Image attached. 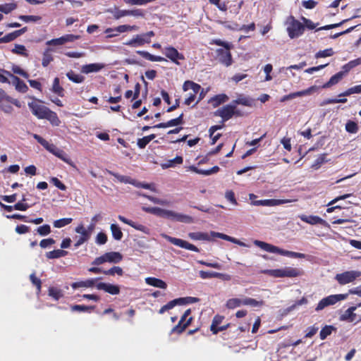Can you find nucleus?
Instances as JSON below:
<instances>
[{"instance_id": "nucleus-1", "label": "nucleus", "mask_w": 361, "mask_h": 361, "mask_svg": "<svg viewBox=\"0 0 361 361\" xmlns=\"http://www.w3.org/2000/svg\"><path fill=\"white\" fill-rule=\"evenodd\" d=\"M35 102H29L28 106L32 114L39 119H47L53 125L58 126L60 120L54 111L42 104V102L34 98Z\"/></svg>"}, {"instance_id": "nucleus-2", "label": "nucleus", "mask_w": 361, "mask_h": 361, "mask_svg": "<svg viewBox=\"0 0 361 361\" xmlns=\"http://www.w3.org/2000/svg\"><path fill=\"white\" fill-rule=\"evenodd\" d=\"M145 211L153 214L157 216L170 219L171 221L191 224L193 222V218L189 215L180 214L171 210L164 209L159 207H147Z\"/></svg>"}, {"instance_id": "nucleus-3", "label": "nucleus", "mask_w": 361, "mask_h": 361, "mask_svg": "<svg viewBox=\"0 0 361 361\" xmlns=\"http://www.w3.org/2000/svg\"><path fill=\"white\" fill-rule=\"evenodd\" d=\"M34 138L39 142L41 145H42L47 150L54 154L56 157H59L64 162L68 164L73 166V163L71 159L68 157V155L62 149L56 147L54 144H50L48 141L44 139L39 135L34 134Z\"/></svg>"}, {"instance_id": "nucleus-4", "label": "nucleus", "mask_w": 361, "mask_h": 361, "mask_svg": "<svg viewBox=\"0 0 361 361\" xmlns=\"http://www.w3.org/2000/svg\"><path fill=\"white\" fill-rule=\"evenodd\" d=\"M285 24L286 25V31L288 37L290 39L298 38L304 34L305 25L293 16L290 15L288 16Z\"/></svg>"}, {"instance_id": "nucleus-5", "label": "nucleus", "mask_w": 361, "mask_h": 361, "mask_svg": "<svg viewBox=\"0 0 361 361\" xmlns=\"http://www.w3.org/2000/svg\"><path fill=\"white\" fill-rule=\"evenodd\" d=\"M261 272L275 278H293L302 275V271L299 269L293 267H286L284 269H265L262 270Z\"/></svg>"}, {"instance_id": "nucleus-6", "label": "nucleus", "mask_w": 361, "mask_h": 361, "mask_svg": "<svg viewBox=\"0 0 361 361\" xmlns=\"http://www.w3.org/2000/svg\"><path fill=\"white\" fill-rule=\"evenodd\" d=\"M123 259L122 255L118 252H106L103 255L97 257L92 262V264L99 265L104 262H110V263H118Z\"/></svg>"}, {"instance_id": "nucleus-7", "label": "nucleus", "mask_w": 361, "mask_h": 361, "mask_svg": "<svg viewBox=\"0 0 361 361\" xmlns=\"http://www.w3.org/2000/svg\"><path fill=\"white\" fill-rule=\"evenodd\" d=\"M201 89L202 87L199 84L192 80L185 81L183 85V90L184 92H186L189 90H192V93H190L188 97L185 98L184 104L188 106L190 105L195 101L197 94L200 92Z\"/></svg>"}, {"instance_id": "nucleus-8", "label": "nucleus", "mask_w": 361, "mask_h": 361, "mask_svg": "<svg viewBox=\"0 0 361 361\" xmlns=\"http://www.w3.org/2000/svg\"><path fill=\"white\" fill-rule=\"evenodd\" d=\"M154 31H149L146 33L137 35L129 41L124 43V44L130 47H140L145 44H149L151 42V37L154 36Z\"/></svg>"}, {"instance_id": "nucleus-9", "label": "nucleus", "mask_w": 361, "mask_h": 361, "mask_svg": "<svg viewBox=\"0 0 361 361\" xmlns=\"http://www.w3.org/2000/svg\"><path fill=\"white\" fill-rule=\"evenodd\" d=\"M360 276L361 273L358 271H346L341 274H337L335 276V279L340 285L343 286L353 282Z\"/></svg>"}, {"instance_id": "nucleus-10", "label": "nucleus", "mask_w": 361, "mask_h": 361, "mask_svg": "<svg viewBox=\"0 0 361 361\" xmlns=\"http://www.w3.org/2000/svg\"><path fill=\"white\" fill-rule=\"evenodd\" d=\"M163 53L166 58L176 65L179 66L180 63L179 61L185 60V56L182 53H180L175 47L172 46L165 47L163 49Z\"/></svg>"}, {"instance_id": "nucleus-11", "label": "nucleus", "mask_w": 361, "mask_h": 361, "mask_svg": "<svg viewBox=\"0 0 361 361\" xmlns=\"http://www.w3.org/2000/svg\"><path fill=\"white\" fill-rule=\"evenodd\" d=\"M225 317L220 314H216L212 322V324L210 326V331L213 334H217L220 331H223L226 330L231 326V324L228 323L225 325L220 326V324L223 322Z\"/></svg>"}, {"instance_id": "nucleus-12", "label": "nucleus", "mask_w": 361, "mask_h": 361, "mask_svg": "<svg viewBox=\"0 0 361 361\" xmlns=\"http://www.w3.org/2000/svg\"><path fill=\"white\" fill-rule=\"evenodd\" d=\"M165 238L169 242H170L171 243H172L174 245H176L178 247H180L188 250L194 251L196 252H200V249L197 247L188 243L186 240H184L180 239V238H177L175 237H171L169 235H166Z\"/></svg>"}, {"instance_id": "nucleus-13", "label": "nucleus", "mask_w": 361, "mask_h": 361, "mask_svg": "<svg viewBox=\"0 0 361 361\" xmlns=\"http://www.w3.org/2000/svg\"><path fill=\"white\" fill-rule=\"evenodd\" d=\"M137 30V25H121L114 28H107L105 33L107 34V37L111 38L118 36L119 33Z\"/></svg>"}, {"instance_id": "nucleus-14", "label": "nucleus", "mask_w": 361, "mask_h": 361, "mask_svg": "<svg viewBox=\"0 0 361 361\" xmlns=\"http://www.w3.org/2000/svg\"><path fill=\"white\" fill-rule=\"evenodd\" d=\"M93 285L97 290H104L105 293L113 295L120 293V287L118 285L104 282H98L94 284L92 280V286Z\"/></svg>"}, {"instance_id": "nucleus-15", "label": "nucleus", "mask_w": 361, "mask_h": 361, "mask_svg": "<svg viewBox=\"0 0 361 361\" xmlns=\"http://www.w3.org/2000/svg\"><path fill=\"white\" fill-rule=\"evenodd\" d=\"M79 38L78 35H75L73 34H67L61 36L59 38L52 39L47 42V44L49 46H59L63 45L67 42H72Z\"/></svg>"}, {"instance_id": "nucleus-16", "label": "nucleus", "mask_w": 361, "mask_h": 361, "mask_svg": "<svg viewBox=\"0 0 361 361\" xmlns=\"http://www.w3.org/2000/svg\"><path fill=\"white\" fill-rule=\"evenodd\" d=\"M214 114L220 116L223 121H228L233 116V104L231 102L229 104L219 108L215 111Z\"/></svg>"}, {"instance_id": "nucleus-17", "label": "nucleus", "mask_w": 361, "mask_h": 361, "mask_svg": "<svg viewBox=\"0 0 361 361\" xmlns=\"http://www.w3.org/2000/svg\"><path fill=\"white\" fill-rule=\"evenodd\" d=\"M317 89H318V87L317 86L313 85V86H311V87H310L309 88H307L306 90L298 91V92H292V93H290L288 94L284 95L283 97H281L280 101L281 102H286V101H288V100H290V99H295V98L298 97L310 95L313 92L316 91Z\"/></svg>"}, {"instance_id": "nucleus-18", "label": "nucleus", "mask_w": 361, "mask_h": 361, "mask_svg": "<svg viewBox=\"0 0 361 361\" xmlns=\"http://www.w3.org/2000/svg\"><path fill=\"white\" fill-rule=\"evenodd\" d=\"M1 71H2L3 73L6 74V75H8L12 78L13 84L15 85L16 90L17 91L22 93H25L28 90V87L27 86V85L18 77L13 75L9 71H6L4 69H1Z\"/></svg>"}, {"instance_id": "nucleus-19", "label": "nucleus", "mask_w": 361, "mask_h": 361, "mask_svg": "<svg viewBox=\"0 0 361 361\" xmlns=\"http://www.w3.org/2000/svg\"><path fill=\"white\" fill-rule=\"evenodd\" d=\"M216 54L219 57V61L225 65L229 66L233 63L232 55L230 50H224L223 49H216Z\"/></svg>"}, {"instance_id": "nucleus-20", "label": "nucleus", "mask_w": 361, "mask_h": 361, "mask_svg": "<svg viewBox=\"0 0 361 361\" xmlns=\"http://www.w3.org/2000/svg\"><path fill=\"white\" fill-rule=\"evenodd\" d=\"M299 219L302 221L303 222H305L307 224H309L310 225H317V224H321L323 226H326L327 223L325 220L319 217V216H314V215H305V214H300L298 216Z\"/></svg>"}, {"instance_id": "nucleus-21", "label": "nucleus", "mask_w": 361, "mask_h": 361, "mask_svg": "<svg viewBox=\"0 0 361 361\" xmlns=\"http://www.w3.org/2000/svg\"><path fill=\"white\" fill-rule=\"evenodd\" d=\"M92 273H103L104 274L109 276H114L116 274L119 276H121L123 274V270L121 267L116 266L107 270H102L101 268L98 267H92Z\"/></svg>"}, {"instance_id": "nucleus-22", "label": "nucleus", "mask_w": 361, "mask_h": 361, "mask_svg": "<svg viewBox=\"0 0 361 361\" xmlns=\"http://www.w3.org/2000/svg\"><path fill=\"white\" fill-rule=\"evenodd\" d=\"M361 306V302L355 306H351L347 309L343 314L340 316L341 321H346L348 322H353L356 319V314L354 312L358 307Z\"/></svg>"}, {"instance_id": "nucleus-23", "label": "nucleus", "mask_w": 361, "mask_h": 361, "mask_svg": "<svg viewBox=\"0 0 361 361\" xmlns=\"http://www.w3.org/2000/svg\"><path fill=\"white\" fill-rule=\"evenodd\" d=\"M27 27H24L20 30H15L12 32H10L3 37H0V44L1 43H8L15 40L16 38L23 35L25 32H27Z\"/></svg>"}, {"instance_id": "nucleus-24", "label": "nucleus", "mask_w": 361, "mask_h": 361, "mask_svg": "<svg viewBox=\"0 0 361 361\" xmlns=\"http://www.w3.org/2000/svg\"><path fill=\"white\" fill-rule=\"evenodd\" d=\"M183 123V114H181L178 117L169 120L166 123H159L154 126V128H165L171 126H177Z\"/></svg>"}, {"instance_id": "nucleus-25", "label": "nucleus", "mask_w": 361, "mask_h": 361, "mask_svg": "<svg viewBox=\"0 0 361 361\" xmlns=\"http://www.w3.org/2000/svg\"><path fill=\"white\" fill-rule=\"evenodd\" d=\"M192 320V317H190L186 322H183L181 319H180L178 323L171 329V333H176L178 334H182L185 330V329L190 324Z\"/></svg>"}, {"instance_id": "nucleus-26", "label": "nucleus", "mask_w": 361, "mask_h": 361, "mask_svg": "<svg viewBox=\"0 0 361 361\" xmlns=\"http://www.w3.org/2000/svg\"><path fill=\"white\" fill-rule=\"evenodd\" d=\"M343 72H338V73H336L335 75H334L333 76H331V78L329 79V80L328 82H326V83H324V85H322L321 86V87L322 89L329 88V87H332L333 85L338 84L343 79Z\"/></svg>"}, {"instance_id": "nucleus-27", "label": "nucleus", "mask_w": 361, "mask_h": 361, "mask_svg": "<svg viewBox=\"0 0 361 361\" xmlns=\"http://www.w3.org/2000/svg\"><path fill=\"white\" fill-rule=\"evenodd\" d=\"M107 173L114 176L116 179V181H118L119 183L135 185V180L132 179L130 176H123L118 173H115V172L109 171V170L107 171Z\"/></svg>"}, {"instance_id": "nucleus-28", "label": "nucleus", "mask_w": 361, "mask_h": 361, "mask_svg": "<svg viewBox=\"0 0 361 361\" xmlns=\"http://www.w3.org/2000/svg\"><path fill=\"white\" fill-rule=\"evenodd\" d=\"M145 281L147 284L156 288L166 289L167 287V285L165 281L157 278L147 277L146 278Z\"/></svg>"}, {"instance_id": "nucleus-29", "label": "nucleus", "mask_w": 361, "mask_h": 361, "mask_svg": "<svg viewBox=\"0 0 361 361\" xmlns=\"http://www.w3.org/2000/svg\"><path fill=\"white\" fill-rule=\"evenodd\" d=\"M136 53L143 57L144 59L150 61H166V59L160 56H154L146 51H137Z\"/></svg>"}, {"instance_id": "nucleus-30", "label": "nucleus", "mask_w": 361, "mask_h": 361, "mask_svg": "<svg viewBox=\"0 0 361 361\" xmlns=\"http://www.w3.org/2000/svg\"><path fill=\"white\" fill-rule=\"evenodd\" d=\"M228 99V97L226 94H219L212 97L209 102L214 107H217L221 104L226 102Z\"/></svg>"}, {"instance_id": "nucleus-31", "label": "nucleus", "mask_w": 361, "mask_h": 361, "mask_svg": "<svg viewBox=\"0 0 361 361\" xmlns=\"http://www.w3.org/2000/svg\"><path fill=\"white\" fill-rule=\"evenodd\" d=\"M118 218L123 223L134 228L135 229H136L137 231H144L146 228V227L144 225L136 223L132 220L128 219L126 217H124L123 216L119 215Z\"/></svg>"}, {"instance_id": "nucleus-32", "label": "nucleus", "mask_w": 361, "mask_h": 361, "mask_svg": "<svg viewBox=\"0 0 361 361\" xmlns=\"http://www.w3.org/2000/svg\"><path fill=\"white\" fill-rule=\"evenodd\" d=\"M188 236L190 239L195 240H211V235L204 232H192L189 233Z\"/></svg>"}, {"instance_id": "nucleus-33", "label": "nucleus", "mask_w": 361, "mask_h": 361, "mask_svg": "<svg viewBox=\"0 0 361 361\" xmlns=\"http://www.w3.org/2000/svg\"><path fill=\"white\" fill-rule=\"evenodd\" d=\"M254 244L255 245L258 246L259 247H260L261 249H262L267 252H269L274 253L277 250L276 246H274L273 245H271L267 243L260 241L258 240H255L254 241Z\"/></svg>"}, {"instance_id": "nucleus-34", "label": "nucleus", "mask_w": 361, "mask_h": 361, "mask_svg": "<svg viewBox=\"0 0 361 361\" xmlns=\"http://www.w3.org/2000/svg\"><path fill=\"white\" fill-rule=\"evenodd\" d=\"M290 200L269 199L262 200L263 206L273 207L290 202Z\"/></svg>"}, {"instance_id": "nucleus-35", "label": "nucleus", "mask_w": 361, "mask_h": 361, "mask_svg": "<svg viewBox=\"0 0 361 361\" xmlns=\"http://www.w3.org/2000/svg\"><path fill=\"white\" fill-rule=\"evenodd\" d=\"M233 104H242L245 106H252L253 105L254 101L252 99L248 97H244L240 95L236 99L232 102Z\"/></svg>"}, {"instance_id": "nucleus-36", "label": "nucleus", "mask_w": 361, "mask_h": 361, "mask_svg": "<svg viewBox=\"0 0 361 361\" xmlns=\"http://www.w3.org/2000/svg\"><path fill=\"white\" fill-rule=\"evenodd\" d=\"M113 238L116 240H121L123 236V232L118 225L112 224L110 226Z\"/></svg>"}, {"instance_id": "nucleus-37", "label": "nucleus", "mask_w": 361, "mask_h": 361, "mask_svg": "<svg viewBox=\"0 0 361 361\" xmlns=\"http://www.w3.org/2000/svg\"><path fill=\"white\" fill-rule=\"evenodd\" d=\"M336 328L332 325H326L320 331L319 337L322 340H324L327 336L332 334L333 331H336Z\"/></svg>"}, {"instance_id": "nucleus-38", "label": "nucleus", "mask_w": 361, "mask_h": 361, "mask_svg": "<svg viewBox=\"0 0 361 361\" xmlns=\"http://www.w3.org/2000/svg\"><path fill=\"white\" fill-rule=\"evenodd\" d=\"M52 92L59 95V97H63V88L60 85V81L59 78H55L52 85Z\"/></svg>"}, {"instance_id": "nucleus-39", "label": "nucleus", "mask_w": 361, "mask_h": 361, "mask_svg": "<svg viewBox=\"0 0 361 361\" xmlns=\"http://www.w3.org/2000/svg\"><path fill=\"white\" fill-rule=\"evenodd\" d=\"M51 49L48 48L43 53L42 65L44 67L48 66V65L54 60V58L51 54Z\"/></svg>"}, {"instance_id": "nucleus-40", "label": "nucleus", "mask_w": 361, "mask_h": 361, "mask_svg": "<svg viewBox=\"0 0 361 361\" xmlns=\"http://www.w3.org/2000/svg\"><path fill=\"white\" fill-rule=\"evenodd\" d=\"M48 292L49 295L55 300H58L63 296L62 290L56 287H49Z\"/></svg>"}, {"instance_id": "nucleus-41", "label": "nucleus", "mask_w": 361, "mask_h": 361, "mask_svg": "<svg viewBox=\"0 0 361 361\" xmlns=\"http://www.w3.org/2000/svg\"><path fill=\"white\" fill-rule=\"evenodd\" d=\"M241 305H243L242 299L236 298L228 299L226 303V307L230 310L235 309Z\"/></svg>"}, {"instance_id": "nucleus-42", "label": "nucleus", "mask_w": 361, "mask_h": 361, "mask_svg": "<svg viewBox=\"0 0 361 361\" xmlns=\"http://www.w3.org/2000/svg\"><path fill=\"white\" fill-rule=\"evenodd\" d=\"M67 252L63 250H54L46 253V257L48 259H56L63 257L66 255Z\"/></svg>"}, {"instance_id": "nucleus-43", "label": "nucleus", "mask_w": 361, "mask_h": 361, "mask_svg": "<svg viewBox=\"0 0 361 361\" xmlns=\"http://www.w3.org/2000/svg\"><path fill=\"white\" fill-rule=\"evenodd\" d=\"M200 299L195 297L179 298L176 299L177 305L192 304L199 302Z\"/></svg>"}, {"instance_id": "nucleus-44", "label": "nucleus", "mask_w": 361, "mask_h": 361, "mask_svg": "<svg viewBox=\"0 0 361 361\" xmlns=\"http://www.w3.org/2000/svg\"><path fill=\"white\" fill-rule=\"evenodd\" d=\"M68 79L75 83H80L82 82L85 78L82 75L75 73L74 71H71L67 73L66 74Z\"/></svg>"}, {"instance_id": "nucleus-45", "label": "nucleus", "mask_w": 361, "mask_h": 361, "mask_svg": "<svg viewBox=\"0 0 361 361\" xmlns=\"http://www.w3.org/2000/svg\"><path fill=\"white\" fill-rule=\"evenodd\" d=\"M243 305H249L251 307H260L263 305L262 301H258L254 298H245L242 299Z\"/></svg>"}, {"instance_id": "nucleus-46", "label": "nucleus", "mask_w": 361, "mask_h": 361, "mask_svg": "<svg viewBox=\"0 0 361 361\" xmlns=\"http://www.w3.org/2000/svg\"><path fill=\"white\" fill-rule=\"evenodd\" d=\"M30 280L32 285L37 288V293L39 294L41 292L42 288V281L40 279L36 276L35 273H32L30 275Z\"/></svg>"}, {"instance_id": "nucleus-47", "label": "nucleus", "mask_w": 361, "mask_h": 361, "mask_svg": "<svg viewBox=\"0 0 361 361\" xmlns=\"http://www.w3.org/2000/svg\"><path fill=\"white\" fill-rule=\"evenodd\" d=\"M12 52L25 57L28 56V53L25 47L22 44H16L15 47L12 49Z\"/></svg>"}, {"instance_id": "nucleus-48", "label": "nucleus", "mask_w": 361, "mask_h": 361, "mask_svg": "<svg viewBox=\"0 0 361 361\" xmlns=\"http://www.w3.org/2000/svg\"><path fill=\"white\" fill-rule=\"evenodd\" d=\"M356 17H357L356 16H354L351 17L350 18L345 19V20H342L341 22H340L338 23L327 25H324V26L318 27L316 30V31H319V30H327L338 27L341 26L342 24L345 23V22L350 20V19L355 18Z\"/></svg>"}, {"instance_id": "nucleus-49", "label": "nucleus", "mask_w": 361, "mask_h": 361, "mask_svg": "<svg viewBox=\"0 0 361 361\" xmlns=\"http://www.w3.org/2000/svg\"><path fill=\"white\" fill-rule=\"evenodd\" d=\"M17 8V4L16 3H8L5 4L0 5V11L8 14L15 10Z\"/></svg>"}, {"instance_id": "nucleus-50", "label": "nucleus", "mask_w": 361, "mask_h": 361, "mask_svg": "<svg viewBox=\"0 0 361 361\" xmlns=\"http://www.w3.org/2000/svg\"><path fill=\"white\" fill-rule=\"evenodd\" d=\"M18 18L25 23L29 22H39L42 20V17L39 16H25L21 15L18 16Z\"/></svg>"}, {"instance_id": "nucleus-51", "label": "nucleus", "mask_w": 361, "mask_h": 361, "mask_svg": "<svg viewBox=\"0 0 361 361\" xmlns=\"http://www.w3.org/2000/svg\"><path fill=\"white\" fill-rule=\"evenodd\" d=\"M73 221L72 218H63L54 221V226L56 228H62L71 224Z\"/></svg>"}, {"instance_id": "nucleus-52", "label": "nucleus", "mask_w": 361, "mask_h": 361, "mask_svg": "<svg viewBox=\"0 0 361 361\" xmlns=\"http://www.w3.org/2000/svg\"><path fill=\"white\" fill-rule=\"evenodd\" d=\"M345 130L350 133H356L358 131L357 123L353 121H348L345 124Z\"/></svg>"}, {"instance_id": "nucleus-53", "label": "nucleus", "mask_w": 361, "mask_h": 361, "mask_svg": "<svg viewBox=\"0 0 361 361\" xmlns=\"http://www.w3.org/2000/svg\"><path fill=\"white\" fill-rule=\"evenodd\" d=\"M71 287L73 289H77L79 288H89L90 287V279L74 282L71 284Z\"/></svg>"}, {"instance_id": "nucleus-54", "label": "nucleus", "mask_w": 361, "mask_h": 361, "mask_svg": "<svg viewBox=\"0 0 361 361\" xmlns=\"http://www.w3.org/2000/svg\"><path fill=\"white\" fill-rule=\"evenodd\" d=\"M334 54L332 48L326 49L324 50H322L318 51L315 54L316 58H324L327 56H331Z\"/></svg>"}, {"instance_id": "nucleus-55", "label": "nucleus", "mask_w": 361, "mask_h": 361, "mask_svg": "<svg viewBox=\"0 0 361 361\" xmlns=\"http://www.w3.org/2000/svg\"><path fill=\"white\" fill-rule=\"evenodd\" d=\"M37 232L42 236H45L51 233L50 226L48 224H44L43 226H39L37 228Z\"/></svg>"}, {"instance_id": "nucleus-56", "label": "nucleus", "mask_w": 361, "mask_h": 361, "mask_svg": "<svg viewBox=\"0 0 361 361\" xmlns=\"http://www.w3.org/2000/svg\"><path fill=\"white\" fill-rule=\"evenodd\" d=\"M176 305H177L176 299L171 300L170 302H169L167 304L164 305L159 309V313L164 314L165 312L173 308Z\"/></svg>"}, {"instance_id": "nucleus-57", "label": "nucleus", "mask_w": 361, "mask_h": 361, "mask_svg": "<svg viewBox=\"0 0 361 361\" xmlns=\"http://www.w3.org/2000/svg\"><path fill=\"white\" fill-rule=\"evenodd\" d=\"M24 201H25V197H23L21 202H18L13 205L14 209L16 210H19V211H26L27 209H29L30 205L27 203L23 202Z\"/></svg>"}, {"instance_id": "nucleus-58", "label": "nucleus", "mask_w": 361, "mask_h": 361, "mask_svg": "<svg viewBox=\"0 0 361 361\" xmlns=\"http://www.w3.org/2000/svg\"><path fill=\"white\" fill-rule=\"evenodd\" d=\"M302 20L303 25H305V29L307 28L309 30H314L318 25V23L315 24L310 19L306 18L305 17H302Z\"/></svg>"}, {"instance_id": "nucleus-59", "label": "nucleus", "mask_w": 361, "mask_h": 361, "mask_svg": "<svg viewBox=\"0 0 361 361\" xmlns=\"http://www.w3.org/2000/svg\"><path fill=\"white\" fill-rule=\"evenodd\" d=\"M211 44L223 47L227 50H230L232 48L231 44H230L227 42L222 41L220 39H213Z\"/></svg>"}, {"instance_id": "nucleus-60", "label": "nucleus", "mask_w": 361, "mask_h": 361, "mask_svg": "<svg viewBox=\"0 0 361 361\" xmlns=\"http://www.w3.org/2000/svg\"><path fill=\"white\" fill-rule=\"evenodd\" d=\"M107 241V235L104 232H99L95 238V243L98 245H104Z\"/></svg>"}, {"instance_id": "nucleus-61", "label": "nucleus", "mask_w": 361, "mask_h": 361, "mask_svg": "<svg viewBox=\"0 0 361 361\" xmlns=\"http://www.w3.org/2000/svg\"><path fill=\"white\" fill-rule=\"evenodd\" d=\"M12 71L16 73V74H18L20 75H21L22 77L25 78H29V74L25 71L24 70H23L20 66H13L12 67Z\"/></svg>"}, {"instance_id": "nucleus-62", "label": "nucleus", "mask_w": 361, "mask_h": 361, "mask_svg": "<svg viewBox=\"0 0 361 361\" xmlns=\"http://www.w3.org/2000/svg\"><path fill=\"white\" fill-rule=\"evenodd\" d=\"M15 231L18 234H25L30 232V228L26 225L20 224L16 227Z\"/></svg>"}, {"instance_id": "nucleus-63", "label": "nucleus", "mask_w": 361, "mask_h": 361, "mask_svg": "<svg viewBox=\"0 0 361 361\" xmlns=\"http://www.w3.org/2000/svg\"><path fill=\"white\" fill-rule=\"evenodd\" d=\"M225 197L227 199V200L229 201L231 203H232L235 205L238 204V202L235 199V193L233 192V191H232V190L226 191Z\"/></svg>"}, {"instance_id": "nucleus-64", "label": "nucleus", "mask_w": 361, "mask_h": 361, "mask_svg": "<svg viewBox=\"0 0 361 361\" xmlns=\"http://www.w3.org/2000/svg\"><path fill=\"white\" fill-rule=\"evenodd\" d=\"M51 182L59 189L66 190V186L57 178L54 177L51 179Z\"/></svg>"}]
</instances>
